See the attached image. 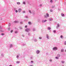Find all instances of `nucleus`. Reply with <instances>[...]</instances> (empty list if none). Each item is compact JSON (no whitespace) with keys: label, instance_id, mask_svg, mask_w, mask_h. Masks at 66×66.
Returning a JSON list of instances; mask_svg holds the SVG:
<instances>
[{"label":"nucleus","instance_id":"obj_46","mask_svg":"<svg viewBox=\"0 0 66 66\" xmlns=\"http://www.w3.org/2000/svg\"><path fill=\"white\" fill-rule=\"evenodd\" d=\"M58 28V27H56V29H57Z\"/></svg>","mask_w":66,"mask_h":66},{"label":"nucleus","instance_id":"obj_36","mask_svg":"<svg viewBox=\"0 0 66 66\" xmlns=\"http://www.w3.org/2000/svg\"><path fill=\"white\" fill-rule=\"evenodd\" d=\"M53 32L54 33H55V30H54Z\"/></svg>","mask_w":66,"mask_h":66},{"label":"nucleus","instance_id":"obj_48","mask_svg":"<svg viewBox=\"0 0 66 66\" xmlns=\"http://www.w3.org/2000/svg\"><path fill=\"white\" fill-rule=\"evenodd\" d=\"M65 52H66V50H65Z\"/></svg>","mask_w":66,"mask_h":66},{"label":"nucleus","instance_id":"obj_16","mask_svg":"<svg viewBox=\"0 0 66 66\" xmlns=\"http://www.w3.org/2000/svg\"><path fill=\"white\" fill-rule=\"evenodd\" d=\"M61 15H62V16H64V14H61Z\"/></svg>","mask_w":66,"mask_h":66},{"label":"nucleus","instance_id":"obj_25","mask_svg":"<svg viewBox=\"0 0 66 66\" xmlns=\"http://www.w3.org/2000/svg\"><path fill=\"white\" fill-rule=\"evenodd\" d=\"M29 13H31V11L29 10Z\"/></svg>","mask_w":66,"mask_h":66},{"label":"nucleus","instance_id":"obj_12","mask_svg":"<svg viewBox=\"0 0 66 66\" xmlns=\"http://www.w3.org/2000/svg\"><path fill=\"white\" fill-rule=\"evenodd\" d=\"M46 16H47V17H49V14H48L47 13L46 14Z\"/></svg>","mask_w":66,"mask_h":66},{"label":"nucleus","instance_id":"obj_40","mask_svg":"<svg viewBox=\"0 0 66 66\" xmlns=\"http://www.w3.org/2000/svg\"><path fill=\"white\" fill-rule=\"evenodd\" d=\"M31 63H33V61H31Z\"/></svg>","mask_w":66,"mask_h":66},{"label":"nucleus","instance_id":"obj_18","mask_svg":"<svg viewBox=\"0 0 66 66\" xmlns=\"http://www.w3.org/2000/svg\"><path fill=\"white\" fill-rule=\"evenodd\" d=\"M1 29H2V26H0V30H1Z\"/></svg>","mask_w":66,"mask_h":66},{"label":"nucleus","instance_id":"obj_13","mask_svg":"<svg viewBox=\"0 0 66 66\" xmlns=\"http://www.w3.org/2000/svg\"><path fill=\"white\" fill-rule=\"evenodd\" d=\"M45 18H47V16H46V15H45Z\"/></svg>","mask_w":66,"mask_h":66},{"label":"nucleus","instance_id":"obj_27","mask_svg":"<svg viewBox=\"0 0 66 66\" xmlns=\"http://www.w3.org/2000/svg\"><path fill=\"white\" fill-rule=\"evenodd\" d=\"M23 4H26V3H25V2H23Z\"/></svg>","mask_w":66,"mask_h":66},{"label":"nucleus","instance_id":"obj_2","mask_svg":"<svg viewBox=\"0 0 66 66\" xmlns=\"http://www.w3.org/2000/svg\"><path fill=\"white\" fill-rule=\"evenodd\" d=\"M25 31L26 32H28L30 31V29H27L25 30Z\"/></svg>","mask_w":66,"mask_h":66},{"label":"nucleus","instance_id":"obj_22","mask_svg":"<svg viewBox=\"0 0 66 66\" xmlns=\"http://www.w3.org/2000/svg\"><path fill=\"white\" fill-rule=\"evenodd\" d=\"M50 11H51V12H53V11L52 10H50Z\"/></svg>","mask_w":66,"mask_h":66},{"label":"nucleus","instance_id":"obj_47","mask_svg":"<svg viewBox=\"0 0 66 66\" xmlns=\"http://www.w3.org/2000/svg\"><path fill=\"white\" fill-rule=\"evenodd\" d=\"M26 18H28V16H26Z\"/></svg>","mask_w":66,"mask_h":66},{"label":"nucleus","instance_id":"obj_38","mask_svg":"<svg viewBox=\"0 0 66 66\" xmlns=\"http://www.w3.org/2000/svg\"><path fill=\"white\" fill-rule=\"evenodd\" d=\"M20 23L21 24H22V22H20Z\"/></svg>","mask_w":66,"mask_h":66},{"label":"nucleus","instance_id":"obj_11","mask_svg":"<svg viewBox=\"0 0 66 66\" xmlns=\"http://www.w3.org/2000/svg\"><path fill=\"white\" fill-rule=\"evenodd\" d=\"M14 22H15V23H16L17 22H18V21H15Z\"/></svg>","mask_w":66,"mask_h":66},{"label":"nucleus","instance_id":"obj_34","mask_svg":"<svg viewBox=\"0 0 66 66\" xmlns=\"http://www.w3.org/2000/svg\"><path fill=\"white\" fill-rule=\"evenodd\" d=\"M17 33V31H15V33Z\"/></svg>","mask_w":66,"mask_h":66},{"label":"nucleus","instance_id":"obj_39","mask_svg":"<svg viewBox=\"0 0 66 66\" xmlns=\"http://www.w3.org/2000/svg\"><path fill=\"white\" fill-rule=\"evenodd\" d=\"M25 28H27V26H25Z\"/></svg>","mask_w":66,"mask_h":66},{"label":"nucleus","instance_id":"obj_7","mask_svg":"<svg viewBox=\"0 0 66 66\" xmlns=\"http://www.w3.org/2000/svg\"><path fill=\"white\" fill-rule=\"evenodd\" d=\"M46 35L47 38L48 39H49V36H48V35Z\"/></svg>","mask_w":66,"mask_h":66},{"label":"nucleus","instance_id":"obj_5","mask_svg":"<svg viewBox=\"0 0 66 66\" xmlns=\"http://www.w3.org/2000/svg\"><path fill=\"white\" fill-rule=\"evenodd\" d=\"M46 21H47V20H45L44 21H43L42 22H43V23H44V22H46Z\"/></svg>","mask_w":66,"mask_h":66},{"label":"nucleus","instance_id":"obj_15","mask_svg":"<svg viewBox=\"0 0 66 66\" xmlns=\"http://www.w3.org/2000/svg\"><path fill=\"white\" fill-rule=\"evenodd\" d=\"M64 45H66V41H65L64 42Z\"/></svg>","mask_w":66,"mask_h":66},{"label":"nucleus","instance_id":"obj_32","mask_svg":"<svg viewBox=\"0 0 66 66\" xmlns=\"http://www.w3.org/2000/svg\"><path fill=\"white\" fill-rule=\"evenodd\" d=\"M9 26H11V23L9 24Z\"/></svg>","mask_w":66,"mask_h":66},{"label":"nucleus","instance_id":"obj_19","mask_svg":"<svg viewBox=\"0 0 66 66\" xmlns=\"http://www.w3.org/2000/svg\"><path fill=\"white\" fill-rule=\"evenodd\" d=\"M60 37L61 38H63V36L61 35Z\"/></svg>","mask_w":66,"mask_h":66},{"label":"nucleus","instance_id":"obj_33","mask_svg":"<svg viewBox=\"0 0 66 66\" xmlns=\"http://www.w3.org/2000/svg\"><path fill=\"white\" fill-rule=\"evenodd\" d=\"M39 39H42V37H39Z\"/></svg>","mask_w":66,"mask_h":66},{"label":"nucleus","instance_id":"obj_41","mask_svg":"<svg viewBox=\"0 0 66 66\" xmlns=\"http://www.w3.org/2000/svg\"><path fill=\"white\" fill-rule=\"evenodd\" d=\"M1 35H3L4 34H1Z\"/></svg>","mask_w":66,"mask_h":66},{"label":"nucleus","instance_id":"obj_30","mask_svg":"<svg viewBox=\"0 0 66 66\" xmlns=\"http://www.w3.org/2000/svg\"><path fill=\"white\" fill-rule=\"evenodd\" d=\"M57 26L58 27H59V26H60V25H59V24H57Z\"/></svg>","mask_w":66,"mask_h":66},{"label":"nucleus","instance_id":"obj_28","mask_svg":"<svg viewBox=\"0 0 66 66\" xmlns=\"http://www.w3.org/2000/svg\"><path fill=\"white\" fill-rule=\"evenodd\" d=\"M15 12H16V13H17V12H18V11L16 10L15 11Z\"/></svg>","mask_w":66,"mask_h":66},{"label":"nucleus","instance_id":"obj_29","mask_svg":"<svg viewBox=\"0 0 66 66\" xmlns=\"http://www.w3.org/2000/svg\"><path fill=\"white\" fill-rule=\"evenodd\" d=\"M53 2V1H52V0H51L50 1V2Z\"/></svg>","mask_w":66,"mask_h":66},{"label":"nucleus","instance_id":"obj_20","mask_svg":"<svg viewBox=\"0 0 66 66\" xmlns=\"http://www.w3.org/2000/svg\"><path fill=\"white\" fill-rule=\"evenodd\" d=\"M57 56H58L59 57H60V55L59 54L57 55Z\"/></svg>","mask_w":66,"mask_h":66},{"label":"nucleus","instance_id":"obj_17","mask_svg":"<svg viewBox=\"0 0 66 66\" xmlns=\"http://www.w3.org/2000/svg\"><path fill=\"white\" fill-rule=\"evenodd\" d=\"M64 51V50L63 49H62L61 50V52H63Z\"/></svg>","mask_w":66,"mask_h":66},{"label":"nucleus","instance_id":"obj_23","mask_svg":"<svg viewBox=\"0 0 66 66\" xmlns=\"http://www.w3.org/2000/svg\"><path fill=\"white\" fill-rule=\"evenodd\" d=\"M26 12L24 11H23V13H25Z\"/></svg>","mask_w":66,"mask_h":66},{"label":"nucleus","instance_id":"obj_37","mask_svg":"<svg viewBox=\"0 0 66 66\" xmlns=\"http://www.w3.org/2000/svg\"><path fill=\"white\" fill-rule=\"evenodd\" d=\"M19 57V56H18V55L17 56V58H18Z\"/></svg>","mask_w":66,"mask_h":66},{"label":"nucleus","instance_id":"obj_21","mask_svg":"<svg viewBox=\"0 0 66 66\" xmlns=\"http://www.w3.org/2000/svg\"><path fill=\"white\" fill-rule=\"evenodd\" d=\"M56 59H59V58L57 57H56Z\"/></svg>","mask_w":66,"mask_h":66},{"label":"nucleus","instance_id":"obj_43","mask_svg":"<svg viewBox=\"0 0 66 66\" xmlns=\"http://www.w3.org/2000/svg\"><path fill=\"white\" fill-rule=\"evenodd\" d=\"M8 29H9V30H10V28H8Z\"/></svg>","mask_w":66,"mask_h":66},{"label":"nucleus","instance_id":"obj_24","mask_svg":"<svg viewBox=\"0 0 66 66\" xmlns=\"http://www.w3.org/2000/svg\"><path fill=\"white\" fill-rule=\"evenodd\" d=\"M10 47L11 48L12 47V45L11 44L10 45Z\"/></svg>","mask_w":66,"mask_h":66},{"label":"nucleus","instance_id":"obj_10","mask_svg":"<svg viewBox=\"0 0 66 66\" xmlns=\"http://www.w3.org/2000/svg\"><path fill=\"white\" fill-rule=\"evenodd\" d=\"M16 63L18 64L20 63V62L19 61H17L16 62Z\"/></svg>","mask_w":66,"mask_h":66},{"label":"nucleus","instance_id":"obj_8","mask_svg":"<svg viewBox=\"0 0 66 66\" xmlns=\"http://www.w3.org/2000/svg\"><path fill=\"white\" fill-rule=\"evenodd\" d=\"M28 23L29 24H31V22H29Z\"/></svg>","mask_w":66,"mask_h":66},{"label":"nucleus","instance_id":"obj_42","mask_svg":"<svg viewBox=\"0 0 66 66\" xmlns=\"http://www.w3.org/2000/svg\"><path fill=\"white\" fill-rule=\"evenodd\" d=\"M9 66H12V65H10Z\"/></svg>","mask_w":66,"mask_h":66},{"label":"nucleus","instance_id":"obj_31","mask_svg":"<svg viewBox=\"0 0 66 66\" xmlns=\"http://www.w3.org/2000/svg\"><path fill=\"white\" fill-rule=\"evenodd\" d=\"M52 20V19H49V20H50V21H51Z\"/></svg>","mask_w":66,"mask_h":66},{"label":"nucleus","instance_id":"obj_14","mask_svg":"<svg viewBox=\"0 0 66 66\" xmlns=\"http://www.w3.org/2000/svg\"><path fill=\"white\" fill-rule=\"evenodd\" d=\"M17 4H20V3L19 2H18L17 3Z\"/></svg>","mask_w":66,"mask_h":66},{"label":"nucleus","instance_id":"obj_9","mask_svg":"<svg viewBox=\"0 0 66 66\" xmlns=\"http://www.w3.org/2000/svg\"><path fill=\"white\" fill-rule=\"evenodd\" d=\"M48 30H50V29H51V28L48 27Z\"/></svg>","mask_w":66,"mask_h":66},{"label":"nucleus","instance_id":"obj_1","mask_svg":"<svg viewBox=\"0 0 66 66\" xmlns=\"http://www.w3.org/2000/svg\"><path fill=\"white\" fill-rule=\"evenodd\" d=\"M53 50H57V48L56 47H54L53 48Z\"/></svg>","mask_w":66,"mask_h":66},{"label":"nucleus","instance_id":"obj_44","mask_svg":"<svg viewBox=\"0 0 66 66\" xmlns=\"http://www.w3.org/2000/svg\"><path fill=\"white\" fill-rule=\"evenodd\" d=\"M35 40H34L35 42H36V41Z\"/></svg>","mask_w":66,"mask_h":66},{"label":"nucleus","instance_id":"obj_6","mask_svg":"<svg viewBox=\"0 0 66 66\" xmlns=\"http://www.w3.org/2000/svg\"><path fill=\"white\" fill-rule=\"evenodd\" d=\"M61 63H62L63 64L64 63H65V62L64 61H61Z\"/></svg>","mask_w":66,"mask_h":66},{"label":"nucleus","instance_id":"obj_35","mask_svg":"<svg viewBox=\"0 0 66 66\" xmlns=\"http://www.w3.org/2000/svg\"><path fill=\"white\" fill-rule=\"evenodd\" d=\"M50 61L51 62L52 61V60L50 59Z\"/></svg>","mask_w":66,"mask_h":66},{"label":"nucleus","instance_id":"obj_26","mask_svg":"<svg viewBox=\"0 0 66 66\" xmlns=\"http://www.w3.org/2000/svg\"><path fill=\"white\" fill-rule=\"evenodd\" d=\"M13 30H11V33H12V32H13Z\"/></svg>","mask_w":66,"mask_h":66},{"label":"nucleus","instance_id":"obj_3","mask_svg":"<svg viewBox=\"0 0 66 66\" xmlns=\"http://www.w3.org/2000/svg\"><path fill=\"white\" fill-rule=\"evenodd\" d=\"M36 53H37V54H38L39 53V51L38 50L37 51Z\"/></svg>","mask_w":66,"mask_h":66},{"label":"nucleus","instance_id":"obj_45","mask_svg":"<svg viewBox=\"0 0 66 66\" xmlns=\"http://www.w3.org/2000/svg\"><path fill=\"white\" fill-rule=\"evenodd\" d=\"M30 66H33V65H30Z\"/></svg>","mask_w":66,"mask_h":66},{"label":"nucleus","instance_id":"obj_4","mask_svg":"<svg viewBox=\"0 0 66 66\" xmlns=\"http://www.w3.org/2000/svg\"><path fill=\"white\" fill-rule=\"evenodd\" d=\"M18 11L19 12H20L21 11V9H19Z\"/></svg>","mask_w":66,"mask_h":66}]
</instances>
